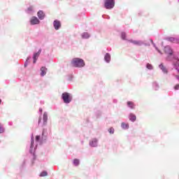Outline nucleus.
<instances>
[{"label":"nucleus","mask_w":179,"mask_h":179,"mask_svg":"<svg viewBox=\"0 0 179 179\" xmlns=\"http://www.w3.org/2000/svg\"><path fill=\"white\" fill-rule=\"evenodd\" d=\"M83 38H89V34L85 33L83 34Z\"/></svg>","instance_id":"b1692460"},{"label":"nucleus","mask_w":179,"mask_h":179,"mask_svg":"<svg viewBox=\"0 0 179 179\" xmlns=\"http://www.w3.org/2000/svg\"><path fill=\"white\" fill-rule=\"evenodd\" d=\"M53 26L55 29V30H59V27H61V22L58 21V20H55L53 22Z\"/></svg>","instance_id":"423d86ee"},{"label":"nucleus","mask_w":179,"mask_h":179,"mask_svg":"<svg viewBox=\"0 0 179 179\" xmlns=\"http://www.w3.org/2000/svg\"><path fill=\"white\" fill-rule=\"evenodd\" d=\"M1 103H2V100L1 99H0V104H1Z\"/></svg>","instance_id":"473e14b6"},{"label":"nucleus","mask_w":179,"mask_h":179,"mask_svg":"<svg viewBox=\"0 0 179 179\" xmlns=\"http://www.w3.org/2000/svg\"><path fill=\"white\" fill-rule=\"evenodd\" d=\"M3 127L0 124V134H3Z\"/></svg>","instance_id":"a878e982"},{"label":"nucleus","mask_w":179,"mask_h":179,"mask_svg":"<svg viewBox=\"0 0 179 179\" xmlns=\"http://www.w3.org/2000/svg\"><path fill=\"white\" fill-rule=\"evenodd\" d=\"M115 5V2L114 0H106L104 6L106 9H113Z\"/></svg>","instance_id":"7ed1b4c3"},{"label":"nucleus","mask_w":179,"mask_h":179,"mask_svg":"<svg viewBox=\"0 0 179 179\" xmlns=\"http://www.w3.org/2000/svg\"><path fill=\"white\" fill-rule=\"evenodd\" d=\"M41 76H45V73H47V68L43 66L41 68Z\"/></svg>","instance_id":"ddd939ff"},{"label":"nucleus","mask_w":179,"mask_h":179,"mask_svg":"<svg viewBox=\"0 0 179 179\" xmlns=\"http://www.w3.org/2000/svg\"><path fill=\"white\" fill-rule=\"evenodd\" d=\"M97 139L96 138H93L90 142V145L92 146V148H96L97 146Z\"/></svg>","instance_id":"9d476101"},{"label":"nucleus","mask_w":179,"mask_h":179,"mask_svg":"<svg viewBox=\"0 0 179 179\" xmlns=\"http://www.w3.org/2000/svg\"><path fill=\"white\" fill-rule=\"evenodd\" d=\"M127 106L129 107V108H131V110H134L135 108V104L132 101H127Z\"/></svg>","instance_id":"4468645a"},{"label":"nucleus","mask_w":179,"mask_h":179,"mask_svg":"<svg viewBox=\"0 0 179 179\" xmlns=\"http://www.w3.org/2000/svg\"><path fill=\"white\" fill-rule=\"evenodd\" d=\"M131 43L133 44H135L136 45H142V44H143L142 41H132Z\"/></svg>","instance_id":"6ab92c4d"},{"label":"nucleus","mask_w":179,"mask_h":179,"mask_svg":"<svg viewBox=\"0 0 179 179\" xmlns=\"http://www.w3.org/2000/svg\"><path fill=\"white\" fill-rule=\"evenodd\" d=\"M31 24H38L40 23V20L36 17H32L30 20Z\"/></svg>","instance_id":"39448f33"},{"label":"nucleus","mask_w":179,"mask_h":179,"mask_svg":"<svg viewBox=\"0 0 179 179\" xmlns=\"http://www.w3.org/2000/svg\"><path fill=\"white\" fill-rule=\"evenodd\" d=\"M172 61L173 66L177 69L179 66V58H174Z\"/></svg>","instance_id":"1a4fd4ad"},{"label":"nucleus","mask_w":179,"mask_h":179,"mask_svg":"<svg viewBox=\"0 0 179 179\" xmlns=\"http://www.w3.org/2000/svg\"><path fill=\"white\" fill-rule=\"evenodd\" d=\"M175 90H179V85H176L174 87Z\"/></svg>","instance_id":"c756f323"},{"label":"nucleus","mask_w":179,"mask_h":179,"mask_svg":"<svg viewBox=\"0 0 179 179\" xmlns=\"http://www.w3.org/2000/svg\"><path fill=\"white\" fill-rule=\"evenodd\" d=\"M159 68L160 69H162V72H164V73H167V69L166 68V66H164V65L163 64H160L159 65Z\"/></svg>","instance_id":"f3484780"},{"label":"nucleus","mask_w":179,"mask_h":179,"mask_svg":"<svg viewBox=\"0 0 179 179\" xmlns=\"http://www.w3.org/2000/svg\"><path fill=\"white\" fill-rule=\"evenodd\" d=\"M73 164H74V166H79V159H75L73 160Z\"/></svg>","instance_id":"412c9836"},{"label":"nucleus","mask_w":179,"mask_h":179,"mask_svg":"<svg viewBox=\"0 0 179 179\" xmlns=\"http://www.w3.org/2000/svg\"><path fill=\"white\" fill-rule=\"evenodd\" d=\"M62 99L64 101V103H66V104L71 103V101H72V97L71 96V94H69V93L68 92H64L62 94Z\"/></svg>","instance_id":"f03ea898"},{"label":"nucleus","mask_w":179,"mask_h":179,"mask_svg":"<svg viewBox=\"0 0 179 179\" xmlns=\"http://www.w3.org/2000/svg\"><path fill=\"white\" fill-rule=\"evenodd\" d=\"M40 111H43V109H40Z\"/></svg>","instance_id":"72a5a7b5"},{"label":"nucleus","mask_w":179,"mask_h":179,"mask_svg":"<svg viewBox=\"0 0 179 179\" xmlns=\"http://www.w3.org/2000/svg\"><path fill=\"white\" fill-rule=\"evenodd\" d=\"M164 51L165 54H167L168 55H173V50H171V48H170V46H166L164 49Z\"/></svg>","instance_id":"20e7f679"},{"label":"nucleus","mask_w":179,"mask_h":179,"mask_svg":"<svg viewBox=\"0 0 179 179\" xmlns=\"http://www.w3.org/2000/svg\"><path fill=\"white\" fill-rule=\"evenodd\" d=\"M129 120L130 121H132V122H135V121H136V115H135L134 113H130Z\"/></svg>","instance_id":"9b49d317"},{"label":"nucleus","mask_w":179,"mask_h":179,"mask_svg":"<svg viewBox=\"0 0 179 179\" xmlns=\"http://www.w3.org/2000/svg\"><path fill=\"white\" fill-rule=\"evenodd\" d=\"M46 176H48V173H47V171H43L40 174L41 177H46Z\"/></svg>","instance_id":"aec40b11"},{"label":"nucleus","mask_w":179,"mask_h":179,"mask_svg":"<svg viewBox=\"0 0 179 179\" xmlns=\"http://www.w3.org/2000/svg\"><path fill=\"white\" fill-rule=\"evenodd\" d=\"M48 120V116L47 115V113H43V124L45 125L47 124V121Z\"/></svg>","instance_id":"a211bd4d"},{"label":"nucleus","mask_w":179,"mask_h":179,"mask_svg":"<svg viewBox=\"0 0 179 179\" xmlns=\"http://www.w3.org/2000/svg\"><path fill=\"white\" fill-rule=\"evenodd\" d=\"M169 41H171V43H174L175 44H179V39L178 38L171 37V38H169Z\"/></svg>","instance_id":"f8f14e48"},{"label":"nucleus","mask_w":179,"mask_h":179,"mask_svg":"<svg viewBox=\"0 0 179 179\" xmlns=\"http://www.w3.org/2000/svg\"><path fill=\"white\" fill-rule=\"evenodd\" d=\"M38 19L41 20H43L44 17H45V14H44V12L43 10H39L37 13Z\"/></svg>","instance_id":"6e6552de"},{"label":"nucleus","mask_w":179,"mask_h":179,"mask_svg":"<svg viewBox=\"0 0 179 179\" xmlns=\"http://www.w3.org/2000/svg\"><path fill=\"white\" fill-rule=\"evenodd\" d=\"M34 145V140L32 138L31 142V148H33Z\"/></svg>","instance_id":"c85d7f7f"},{"label":"nucleus","mask_w":179,"mask_h":179,"mask_svg":"<svg viewBox=\"0 0 179 179\" xmlns=\"http://www.w3.org/2000/svg\"><path fill=\"white\" fill-rule=\"evenodd\" d=\"M40 141V136H36V141L38 142Z\"/></svg>","instance_id":"cd10ccee"},{"label":"nucleus","mask_w":179,"mask_h":179,"mask_svg":"<svg viewBox=\"0 0 179 179\" xmlns=\"http://www.w3.org/2000/svg\"><path fill=\"white\" fill-rule=\"evenodd\" d=\"M108 132H109V134H114V128L110 127V128L108 129Z\"/></svg>","instance_id":"393cba45"},{"label":"nucleus","mask_w":179,"mask_h":179,"mask_svg":"<svg viewBox=\"0 0 179 179\" xmlns=\"http://www.w3.org/2000/svg\"><path fill=\"white\" fill-rule=\"evenodd\" d=\"M121 37H122V40H125V38L127 37V34H125L124 32H122L121 34Z\"/></svg>","instance_id":"5701e85b"},{"label":"nucleus","mask_w":179,"mask_h":179,"mask_svg":"<svg viewBox=\"0 0 179 179\" xmlns=\"http://www.w3.org/2000/svg\"><path fill=\"white\" fill-rule=\"evenodd\" d=\"M146 68L148 69L152 70V69H153V66H152V64H147Z\"/></svg>","instance_id":"4be33fe9"},{"label":"nucleus","mask_w":179,"mask_h":179,"mask_svg":"<svg viewBox=\"0 0 179 179\" xmlns=\"http://www.w3.org/2000/svg\"><path fill=\"white\" fill-rule=\"evenodd\" d=\"M27 10H29V12H31L33 11V6H29L28 8H27Z\"/></svg>","instance_id":"bb28decb"},{"label":"nucleus","mask_w":179,"mask_h":179,"mask_svg":"<svg viewBox=\"0 0 179 179\" xmlns=\"http://www.w3.org/2000/svg\"><path fill=\"white\" fill-rule=\"evenodd\" d=\"M43 135H44V131H43Z\"/></svg>","instance_id":"f704fd0d"},{"label":"nucleus","mask_w":179,"mask_h":179,"mask_svg":"<svg viewBox=\"0 0 179 179\" xmlns=\"http://www.w3.org/2000/svg\"><path fill=\"white\" fill-rule=\"evenodd\" d=\"M71 65L75 68H82L85 66V61L80 58H74L71 61Z\"/></svg>","instance_id":"f257e3e1"},{"label":"nucleus","mask_w":179,"mask_h":179,"mask_svg":"<svg viewBox=\"0 0 179 179\" xmlns=\"http://www.w3.org/2000/svg\"><path fill=\"white\" fill-rule=\"evenodd\" d=\"M156 50L158 51V52H159V54H162V52L160 50H159V49H157V48H156Z\"/></svg>","instance_id":"7c9ffc66"},{"label":"nucleus","mask_w":179,"mask_h":179,"mask_svg":"<svg viewBox=\"0 0 179 179\" xmlns=\"http://www.w3.org/2000/svg\"><path fill=\"white\" fill-rule=\"evenodd\" d=\"M41 122V118H39L38 122Z\"/></svg>","instance_id":"2f4dec72"},{"label":"nucleus","mask_w":179,"mask_h":179,"mask_svg":"<svg viewBox=\"0 0 179 179\" xmlns=\"http://www.w3.org/2000/svg\"><path fill=\"white\" fill-rule=\"evenodd\" d=\"M40 54H41V49H40L38 52L34 54V64H36L37 61V58L40 57Z\"/></svg>","instance_id":"0eeeda50"},{"label":"nucleus","mask_w":179,"mask_h":179,"mask_svg":"<svg viewBox=\"0 0 179 179\" xmlns=\"http://www.w3.org/2000/svg\"><path fill=\"white\" fill-rule=\"evenodd\" d=\"M121 127L123 129H128V128H129V124L128 123L122 122Z\"/></svg>","instance_id":"dca6fc26"},{"label":"nucleus","mask_w":179,"mask_h":179,"mask_svg":"<svg viewBox=\"0 0 179 179\" xmlns=\"http://www.w3.org/2000/svg\"><path fill=\"white\" fill-rule=\"evenodd\" d=\"M104 59L106 62H110V61L111 59V56H110V54L106 53L104 57Z\"/></svg>","instance_id":"2eb2a0df"}]
</instances>
